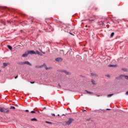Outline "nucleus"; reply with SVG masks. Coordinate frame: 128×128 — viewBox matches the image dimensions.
<instances>
[{"label":"nucleus","mask_w":128,"mask_h":128,"mask_svg":"<svg viewBox=\"0 0 128 128\" xmlns=\"http://www.w3.org/2000/svg\"><path fill=\"white\" fill-rule=\"evenodd\" d=\"M74 122V119L72 118H69L68 120L65 121L64 124V126H70L72 122Z\"/></svg>","instance_id":"1"},{"label":"nucleus","mask_w":128,"mask_h":128,"mask_svg":"<svg viewBox=\"0 0 128 128\" xmlns=\"http://www.w3.org/2000/svg\"><path fill=\"white\" fill-rule=\"evenodd\" d=\"M45 68L46 70H51L52 68L50 67V68H47L46 67V64H44L42 65H41V66H35V68Z\"/></svg>","instance_id":"2"},{"label":"nucleus","mask_w":128,"mask_h":128,"mask_svg":"<svg viewBox=\"0 0 128 128\" xmlns=\"http://www.w3.org/2000/svg\"><path fill=\"white\" fill-rule=\"evenodd\" d=\"M0 112H3V114H8L10 110L8 108H0Z\"/></svg>","instance_id":"3"},{"label":"nucleus","mask_w":128,"mask_h":128,"mask_svg":"<svg viewBox=\"0 0 128 128\" xmlns=\"http://www.w3.org/2000/svg\"><path fill=\"white\" fill-rule=\"evenodd\" d=\"M18 64H20L22 66L24 64H27V66H32V64H30V62H28V61H25L24 62H20L18 63Z\"/></svg>","instance_id":"4"},{"label":"nucleus","mask_w":128,"mask_h":128,"mask_svg":"<svg viewBox=\"0 0 128 128\" xmlns=\"http://www.w3.org/2000/svg\"><path fill=\"white\" fill-rule=\"evenodd\" d=\"M28 52V54H36V53L34 51V50H28L27 51Z\"/></svg>","instance_id":"5"},{"label":"nucleus","mask_w":128,"mask_h":128,"mask_svg":"<svg viewBox=\"0 0 128 128\" xmlns=\"http://www.w3.org/2000/svg\"><path fill=\"white\" fill-rule=\"evenodd\" d=\"M55 60H56V62H62V58H56L55 59Z\"/></svg>","instance_id":"6"},{"label":"nucleus","mask_w":128,"mask_h":128,"mask_svg":"<svg viewBox=\"0 0 128 128\" xmlns=\"http://www.w3.org/2000/svg\"><path fill=\"white\" fill-rule=\"evenodd\" d=\"M62 72H64V74H67V76H70V73L68 72V71L66 70H62Z\"/></svg>","instance_id":"7"},{"label":"nucleus","mask_w":128,"mask_h":128,"mask_svg":"<svg viewBox=\"0 0 128 128\" xmlns=\"http://www.w3.org/2000/svg\"><path fill=\"white\" fill-rule=\"evenodd\" d=\"M28 56V51H26L24 54L22 55V58H26Z\"/></svg>","instance_id":"8"},{"label":"nucleus","mask_w":128,"mask_h":128,"mask_svg":"<svg viewBox=\"0 0 128 128\" xmlns=\"http://www.w3.org/2000/svg\"><path fill=\"white\" fill-rule=\"evenodd\" d=\"M120 78H124L126 80H128V76L126 75H120Z\"/></svg>","instance_id":"9"},{"label":"nucleus","mask_w":128,"mask_h":128,"mask_svg":"<svg viewBox=\"0 0 128 128\" xmlns=\"http://www.w3.org/2000/svg\"><path fill=\"white\" fill-rule=\"evenodd\" d=\"M7 48L10 50H12V46L8 45L7 46Z\"/></svg>","instance_id":"10"},{"label":"nucleus","mask_w":128,"mask_h":128,"mask_svg":"<svg viewBox=\"0 0 128 128\" xmlns=\"http://www.w3.org/2000/svg\"><path fill=\"white\" fill-rule=\"evenodd\" d=\"M85 92L87 93L88 94H94L92 92H90V91H88L87 90H86Z\"/></svg>","instance_id":"11"},{"label":"nucleus","mask_w":128,"mask_h":128,"mask_svg":"<svg viewBox=\"0 0 128 128\" xmlns=\"http://www.w3.org/2000/svg\"><path fill=\"white\" fill-rule=\"evenodd\" d=\"M109 68H116V65H112V64H110L108 65Z\"/></svg>","instance_id":"12"},{"label":"nucleus","mask_w":128,"mask_h":128,"mask_svg":"<svg viewBox=\"0 0 128 128\" xmlns=\"http://www.w3.org/2000/svg\"><path fill=\"white\" fill-rule=\"evenodd\" d=\"M91 82L92 83V84H94V85H96V81H94V80H91Z\"/></svg>","instance_id":"13"},{"label":"nucleus","mask_w":128,"mask_h":128,"mask_svg":"<svg viewBox=\"0 0 128 128\" xmlns=\"http://www.w3.org/2000/svg\"><path fill=\"white\" fill-rule=\"evenodd\" d=\"M32 122H38V120L36 118H33L31 119Z\"/></svg>","instance_id":"14"},{"label":"nucleus","mask_w":128,"mask_h":128,"mask_svg":"<svg viewBox=\"0 0 128 128\" xmlns=\"http://www.w3.org/2000/svg\"><path fill=\"white\" fill-rule=\"evenodd\" d=\"M114 96V94H110L107 96L108 98H110L111 96Z\"/></svg>","instance_id":"15"},{"label":"nucleus","mask_w":128,"mask_h":128,"mask_svg":"<svg viewBox=\"0 0 128 128\" xmlns=\"http://www.w3.org/2000/svg\"><path fill=\"white\" fill-rule=\"evenodd\" d=\"M114 36V32H112L110 34V38H112Z\"/></svg>","instance_id":"16"},{"label":"nucleus","mask_w":128,"mask_h":128,"mask_svg":"<svg viewBox=\"0 0 128 128\" xmlns=\"http://www.w3.org/2000/svg\"><path fill=\"white\" fill-rule=\"evenodd\" d=\"M10 110H16V107L14 106H10Z\"/></svg>","instance_id":"17"},{"label":"nucleus","mask_w":128,"mask_h":128,"mask_svg":"<svg viewBox=\"0 0 128 128\" xmlns=\"http://www.w3.org/2000/svg\"><path fill=\"white\" fill-rule=\"evenodd\" d=\"M122 70H124V72H128V69H126V68H122Z\"/></svg>","instance_id":"18"},{"label":"nucleus","mask_w":128,"mask_h":128,"mask_svg":"<svg viewBox=\"0 0 128 128\" xmlns=\"http://www.w3.org/2000/svg\"><path fill=\"white\" fill-rule=\"evenodd\" d=\"M36 53L37 54H38L39 56L40 55V52L38 51H36Z\"/></svg>","instance_id":"19"},{"label":"nucleus","mask_w":128,"mask_h":128,"mask_svg":"<svg viewBox=\"0 0 128 128\" xmlns=\"http://www.w3.org/2000/svg\"><path fill=\"white\" fill-rule=\"evenodd\" d=\"M30 112L31 114H36V112L34 111H31Z\"/></svg>","instance_id":"20"},{"label":"nucleus","mask_w":128,"mask_h":128,"mask_svg":"<svg viewBox=\"0 0 128 128\" xmlns=\"http://www.w3.org/2000/svg\"><path fill=\"white\" fill-rule=\"evenodd\" d=\"M4 66H8V64H6V63H4Z\"/></svg>","instance_id":"21"},{"label":"nucleus","mask_w":128,"mask_h":128,"mask_svg":"<svg viewBox=\"0 0 128 128\" xmlns=\"http://www.w3.org/2000/svg\"><path fill=\"white\" fill-rule=\"evenodd\" d=\"M46 124H52V122H46Z\"/></svg>","instance_id":"22"},{"label":"nucleus","mask_w":128,"mask_h":128,"mask_svg":"<svg viewBox=\"0 0 128 128\" xmlns=\"http://www.w3.org/2000/svg\"><path fill=\"white\" fill-rule=\"evenodd\" d=\"M18 78V76H16L15 77H14V78L15 79H16V78Z\"/></svg>","instance_id":"23"},{"label":"nucleus","mask_w":128,"mask_h":128,"mask_svg":"<svg viewBox=\"0 0 128 128\" xmlns=\"http://www.w3.org/2000/svg\"><path fill=\"white\" fill-rule=\"evenodd\" d=\"M94 20H90L89 22H94Z\"/></svg>","instance_id":"24"},{"label":"nucleus","mask_w":128,"mask_h":128,"mask_svg":"<svg viewBox=\"0 0 128 128\" xmlns=\"http://www.w3.org/2000/svg\"><path fill=\"white\" fill-rule=\"evenodd\" d=\"M34 82H30V83H31V84H34Z\"/></svg>","instance_id":"25"},{"label":"nucleus","mask_w":128,"mask_h":128,"mask_svg":"<svg viewBox=\"0 0 128 128\" xmlns=\"http://www.w3.org/2000/svg\"><path fill=\"white\" fill-rule=\"evenodd\" d=\"M126 96H128V91L126 92Z\"/></svg>","instance_id":"26"},{"label":"nucleus","mask_w":128,"mask_h":128,"mask_svg":"<svg viewBox=\"0 0 128 128\" xmlns=\"http://www.w3.org/2000/svg\"><path fill=\"white\" fill-rule=\"evenodd\" d=\"M96 96L100 97V95H98V94H96Z\"/></svg>","instance_id":"27"},{"label":"nucleus","mask_w":128,"mask_h":128,"mask_svg":"<svg viewBox=\"0 0 128 128\" xmlns=\"http://www.w3.org/2000/svg\"><path fill=\"white\" fill-rule=\"evenodd\" d=\"M52 114V116H56V114Z\"/></svg>","instance_id":"28"},{"label":"nucleus","mask_w":128,"mask_h":128,"mask_svg":"<svg viewBox=\"0 0 128 128\" xmlns=\"http://www.w3.org/2000/svg\"><path fill=\"white\" fill-rule=\"evenodd\" d=\"M26 112H28V110H26Z\"/></svg>","instance_id":"29"},{"label":"nucleus","mask_w":128,"mask_h":128,"mask_svg":"<svg viewBox=\"0 0 128 128\" xmlns=\"http://www.w3.org/2000/svg\"><path fill=\"white\" fill-rule=\"evenodd\" d=\"M106 110H110V108H107V109H106Z\"/></svg>","instance_id":"30"},{"label":"nucleus","mask_w":128,"mask_h":128,"mask_svg":"<svg viewBox=\"0 0 128 128\" xmlns=\"http://www.w3.org/2000/svg\"><path fill=\"white\" fill-rule=\"evenodd\" d=\"M46 107H44V108H43V110H46Z\"/></svg>","instance_id":"31"},{"label":"nucleus","mask_w":128,"mask_h":128,"mask_svg":"<svg viewBox=\"0 0 128 128\" xmlns=\"http://www.w3.org/2000/svg\"><path fill=\"white\" fill-rule=\"evenodd\" d=\"M58 86L59 88H60V84H58Z\"/></svg>","instance_id":"32"},{"label":"nucleus","mask_w":128,"mask_h":128,"mask_svg":"<svg viewBox=\"0 0 128 128\" xmlns=\"http://www.w3.org/2000/svg\"><path fill=\"white\" fill-rule=\"evenodd\" d=\"M92 76H94V74H91Z\"/></svg>","instance_id":"33"},{"label":"nucleus","mask_w":128,"mask_h":128,"mask_svg":"<svg viewBox=\"0 0 128 128\" xmlns=\"http://www.w3.org/2000/svg\"><path fill=\"white\" fill-rule=\"evenodd\" d=\"M58 116H60V114H58Z\"/></svg>","instance_id":"34"},{"label":"nucleus","mask_w":128,"mask_h":128,"mask_svg":"<svg viewBox=\"0 0 128 128\" xmlns=\"http://www.w3.org/2000/svg\"><path fill=\"white\" fill-rule=\"evenodd\" d=\"M62 116H65L64 114H63Z\"/></svg>","instance_id":"35"},{"label":"nucleus","mask_w":128,"mask_h":128,"mask_svg":"<svg viewBox=\"0 0 128 128\" xmlns=\"http://www.w3.org/2000/svg\"><path fill=\"white\" fill-rule=\"evenodd\" d=\"M4 26H6V24H4Z\"/></svg>","instance_id":"36"},{"label":"nucleus","mask_w":128,"mask_h":128,"mask_svg":"<svg viewBox=\"0 0 128 128\" xmlns=\"http://www.w3.org/2000/svg\"><path fill=\"white\" fill-rule=\"evenodd\" d=\"M38 112L40 113V111H38Z\"/></svg>","instance_id":"37"},{"label":"nucleus","mask_w":128,"mask_h":128,"mask_svg":"<svg viewBox=\"0 0 128 128\" xmlns=\"http://www.w3.org/2000/svg\"><path fill=\"white\" fill-rule=\"evenodd\" d=\"M1 70H0V72Z\"/></svg>","instance_id":"38"}]
</instances>
